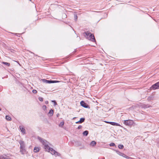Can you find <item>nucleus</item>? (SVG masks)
<instances>
[{"label":"nucleus","instance_id":"nucleus-1","mask_svg":"<svg viewBox=\"0 0 159 159\" xmlns=\"http://www.w3.org/2000/svg\"><path fill=\"white\" fill-rule=\"evenodd\" d=\"M40 141L41 143L44 145V149L45 151H47L48 152H50V150H51V148H50L48 145L49 144V143L46 140H39Z\"/></svg>","mask_w":159,"mask_h":159},{"label":"nucleus","instance_id":"nucleus-2","mask_svg":"<svg viewBox=\"0 0 159 159\" xmlns=\"http://www.w3.org/2000/svg\"><path fill=\"white\" fill-rule=\"evenodd\" d=\"M19 143L20 145V152L22 154H24L26 152L25 145V142L21 140L19 141Z\"/></svg>","mask_w":159,"mask_h":159},{"label":"nucleus","instance_id":"nucleus-3","mask_svg":"<svg viewBox=\"0 0 159 159\" xmlns=\"http://www.w3.org/2000/svg\"><path fill=\"white\" fill-rule=\"evenodd\" d=\"M42 81L45 83L51 84L59 83L60 81L58 80H48L45 79H42Z\"/></svg>","mask_w":159,"mask_h":159},{"label":"nucleus","instance_id":"nucleus-4","mask_svg":"<svg viewBox=\"0 0 159 159\" xmlns=\"http://www.w3.org/2000/svg\"><path fill=\"white\" fill-rule=\"evenodd\" d=\"M151 90H156L159 89V81L152 85L150 88Z\"/></svg>","mask_w":159,"mask_h":159},{"label":"nucleus","instance_id":"nucleus-5","mask_svg":"<svg viewBox=\"0 0 159 159\" xmlns=\"http://www.w3.org/2000/svg\"><path fill=\"white\" fill-rule=\"evenodd\" d=\"M86 38L93 42L96 41L95 37L94 36V34H93L91 33Z\"/></svg>","mask_w":159,"mask_h":159},{"label":"nucleus","instance_id":"nucleus-6","mask_svg":"<svg viewBox=\"0 0 159 159\" xmlns=\"http://www.w3.org/2000/svg\"><path fill=\"white\" fill-rule=\"evenodd\" d=\"M124 123L127 125H133L134 121L131 120H125Z\"/></svg>","mask_w":159,"mask_h":159},{"label":"nucleus","instance_id":"nucleus-7","mask_svg":"<svg viewBox=\"0 0 159 159\" xmlns=\"http://www.w3.org/2000/svg\"><path fill=\"white\" fill-rule=\"evenodd\" d=\"M80 104L81 106L85 108H90L89 106L83 101H82L80 102Z\"/></svg>","mask_w":159,"mask_h":159},{"label":"nucleus","instance_id":"nucleus-8","mask_svg":"<svg viewBox=\"0 0 159 159\" xmlns=\"http://www.w3.org/2000/svg\"><path fill=\"white\" fill-rule=\"evenodd\" d=\"M91 34V33L89 31H88L84 32L83 34L84 36L86 38L87 36H88Z\"/></svg>","mask_w":159,"mask_h":159},{"label":"nucleus","instance_id":"nucleus-9","mask_svg":"<svg viewBox=\"0 0 159 159\" xmlns=\"http://www.w3.org/2000/svg\"><path fill=\"white\" fill-rule=\"evenodd\" d=\"M40 149L39 148L35 147L34 148V152L35 153L38 152L39 151Z\"/></svg>","mask_w":159,"mask_h":159},{"label":"nucleus","instance_id":"nucleus-10","mask_svg":"<svg viewBox=\"0 0 159 159\" xmlns=\"http://www.w3.org/2000/svg\"><path fill=\"white\" fill-rule=\"evenodd\" d=\"M20 130H21V132L22 133H23L24 134H25V128H23L22 126H20Z\"/></svg>","mask_w":159,"mask_h":159},{"label":"nucleus","instance_id":"nucleus-11","mask_svg":"<svg viewBox=\"0 0 159 159\" xmlns=\"http://www.w3.org/2000/svg\"><path fill=\"white\" fill-rule=\"evenodd\" d=\"M50 152H51V153L52 155H56V151L52 148H51V150H50Z\"/></svg>","mask_w":159,"mask_h":159},{"label":"nucleus","instance_id":"nucleus-12","mask_svg":"<svg viewBox=\"0 0 159 159\" xmlns=\"http://www.w3.org/2000/svg\"><path fill=\"white\" fill-rule=\"evenodd\" d=\"M108 124H110L113 125H119L117 123L112 122H108Z\"/></svg>","mask_w":159,"mask_h":159},{"label":"nucleus","instance_id":"nucleus-13","mask_svg":"<svg viewBox=\"0 0 159 159\" xmlns=\"http://www.w3.org/2000/svg\"><path fill=\"white\" fill-rule=\"evenodd\" d=\"M88 134L89 131L88 130H85L84 131L83 133V135L85 136H87Z\"/></svg>","mask_w":159,"mask_h":159},{"label":"nucleus","instance_id":"nucleus-14","mask_svg":"<svg viewBox=\"0 0 159 159\" xmlns=\"http://www.w3.org/2000/svg\"><path fill=\"white\" fill-rule=\"evenodd\" d=\"M96 142L94 141H92L90 143V145L91 146H94L96 145Z\"/></svg>","mask_w":159,"mask_h":159},{"label":"nucleus","instance_id":"nucleus-15","mask_svg":"<svg viewBox=\"0 0 159 159\" xmlns=\"http://www.w3.org/2000/svg\"><path fill=\"white\" fill-rule=\"evenodd\" d=\"M53 113V110L52 109H51L50 110L48 114H50V116H52V115Z\"/></svg>","mask_w":159,"mask_h":159},{"label":"nucleus","instance_id":"nucleus-16","mask_svg":"<svg viewBox=\"0 0 159 159\" xmlns=\"http://www.w3.org/2000/svg\"><path fill=\"white\" fill-rule=\"evenodd\" d=\"M6 119L8 121H10L11 120V117L8 115H7L6 116Z\"/></svg>","mask_w":159,"mask_h":159},{"label":"nucleus","instance_id":"nucleus-17","mask_svg":"<svg viewBox=\"0 0 159 159\" xmlns=\"http://www.w3.org/2000/svg\"><path fill=\"white\" fill-rule=\"evenodd\" d=\"M121 156H122L123 157H125L126 158H127L128 159H129V158H130V157H129V156H127L126 155H125V154H124L123 153H122V154Z\"/></svg>","mask_w":159,"mask_h":159},{"label":"nucleus","instance_id":"nucleus-18","mask_svg":"<svg viewBox=\"0 0 159 159\" xmlns=\"http://www.w3.org/2000/svg\"><path fill=\"white\" fill-rule=\"evenodd\" d=\"M85 120V118H81L80 119V121L81 123H82L84 122V120Z\"/></svg>","mask_w":159,"mask_h":159},{"label":"nucleus","instance_id":"nucleus-19","mask_svg":"<svg viewBox=\"0 0 159 159\" xmlns=\"http://www.w3.org/2000/svg\"><path fill=\"white\" fill-rule=\"evenodd\" d=\"M2 64L6 65L8 66H10V63H9L7 62H2Z\"/></svg>","mask_w":159,"mask_h":159},{"label":"nucleus","instance_id":"nucleus-20","mask_svg":"<svg viewBox=\"0 0 159 159\" xmlns=\"http://www.w3.org/2000/svg\"><path fill=\"white\" fill-rule=\"evenodd\" d=\"M64 125V122L63 121L60 122L59 125V126L61 127H62Z\"/></svg>","mask_w":159,"mask_h":159},{"label":"nucleus","instance_id":"nucleus-21","mask_svg":"<svg viewBox=\"0 0 159 159\" xmlns=\"http://www.w3.org/2000/svg\"><path fill=\"white\" fill-rule=\"evenodd\" d=\"M116 152L119 155L121 156L122 153V152L119 151L118 150H115Z\"/></svg>","mask_w":159,"mask_h":159},{"label":"nucleus","instance_id":"nucleus-22","mask_svg":"<svg viewBox=\"0 0 159 159\" xmlns=\"http://www.w3.org/2000/svg\"><path fill=\"white\" fill-rule=\"evenodd\" d=\"M118 148L120 149H122L124 148V146L123 145L119 144L118 146Z\"/></svg>","mask_w":159,"mask_h":159},{"label":"nucleus","instance_id":"nucleus-23","mask_svg":"<svg viewBox=\"0 0 159 159\" xmlns=\"http://www.w3.org/2000/svg\"><path fill=\"white\" fill-rule=\"evenodd\" d=\"M42 108L44 111H46L47 110V107L46 105H44L43 106Z\"/></svg>","mask_w":159,"mask_h":159},{"label":"nucleus","instance_id":"nucleus-24","mask_svg":"<svg viewBox=\"0 0 159 159\" xmlns=\"http://www.w3.org/2000/svg\"><path fill=\"white\" fill-rule=\"evenodd\" d=\"M75 146H80L81 144H80L78 141L75 142Z\"/></svg>","mask_w":159,"mask_h":159},{"label":"nucleus","instance_id":"nucleus-25","mask_svg":"<svg viewBox=\"0 0 159 159\" xmlns=\"http://www.w3.org/2000/svg\"><path fill=\"white\" fill-rule=\"evenodd\" d=\"M78 16L76 14H74V20L75 21H76L77 20Z\"/></svg>","mask_w":159,"mask_h":159},{"label":"nucleus","instance_id":"nucleus-26","mask_svg":"<svg viewBox=\"0 0 159 159\" xmlns=\"http://www.w3.org/2000/svg\"><path fill=\"white\" fill-rule=\"evenodd\" d=\"M110 146H116L115 144L113 143H111L109 144Z\"/></svg>","mask_w":159,"mask_h":159},{"label":"nucleus","instance_id":"nucleus-27","mask_svg":"<svg viewBox=\"0 0 159 159\" xmlns=\"http://www.w3.org/2000/svg\"><path fill=\"white\" fill-rule=\"evenodd\" d=\"M56 156H61V154L60 153H59L58 152H56Z\"/></svg>","mask_w":159,"mask_h":159},{"label":"nucleus","instance_id":"nucleus-28","mask_svg":"<svg viewBox=\"0 0 159 159\" xmlns=\"http://www.w3.org/2000/svg\"><path fill=\"white\" fill-rule=\"evenodd\" d=\"M52 102H53V103H54L55 106L57 105V102H56V101H55V100H52Z\"/></svg>","mask_w":159,"mask_h":159},{"label":"nucleus","instance_id":"nucleus-29","mask_svg":"<svg viewBox=\"0 0 159 159\" xmlns=\"http://www.w3.org/2000/svg\"><path fill=\"white\" fill-rule=\"evenodd\" d=\"M39 101H43V98L42 97H39Z\"/></svg>","mask_w":159,"mask_h":159},{"label":"nucleus","instance_id":"nucleus-30","mask_svg":"<svg viewBox=\"0 0 159 159\" xmlns=\"http://www.w3.org/2000/svg\"><path fill=\"white\" fill-rule=\"evenodd\" d=\"M157 143L156 145L158 147H159V140H157Z\"/></svg>","mask_w":159,"mask_h":159},{"label":"nucleus","instance_id":"nucleus-31","mask_svg":"<svg viewBox=\"0 0 159 159\" xmlns=\"http://www.w3.org/2000/svg\"><path fill=\"white\" fill-rule=\"evenodd\" d=\"M32 92L34 93H36L37 92V90L35 89L33 90Z\"/></svg>","mask_w":159,"mask_h":159},{"label":"nucleus","instance_id":"nucleus-32","mask_svg":"<svg viewBox=\"0 0 159 159\" xmlns=\"http://www.w3.org/2000/svg\"><path fill=\"white\" fill-rule=\"evenodd\" d=\"M82 127V126L81 125H80L78 126V129H81Z\"/></svg>","mask_w":159,"mask_h":159},{"label":"nucleus","instance_id":"nucleus-33","mask_svg":"<svg viewBox=\"0 0 159 159\" xmlns=\"http://www.w3.org/2000/svg\"><path fill=\"white\" fill-rule=\"evenodd\" d=\"M149 107V106L148 105H145L144 106V107L146 108Z\"/></svg>","mask_w":159,"mask_h":159},{"label":"nucleus","instance_id":"nucleus-34","mask_svg":"<svg viewBox=\"0 0 159 159\" xmlns=\"http://www.w3.org/2000/svg\"><path fill=\"white\" fill-rule=\"evenodd\" d=\"M75 123L76 124H81V123L80 122V121L79 120V121H77V122H76Z\"/></svg>","mask_w":159,"mask_h":159},{"label":"nucleus","instance_id":"nucleus-35","mask_svg":"<svg viewBox=\"0 0 159 159\" xmlns=\"http://www.w3.org/2000/svg\"><path fill=\"white\" fill-rule=\"evenodd\" d=\"M133 107H131L130 108H129V109H130L132 110V109H134Z\"/></svg>","mask_w":159,"mask_h":159},{"label":"nucleus","instance_id":"nucleus-36","mask_svg":"<svg viewBox=\"0 0 159 159\" xmlns=\"http://www.w3.org/2000/svg\"><path fill=\"white\" fill-rule=\"evenodd\" d=\"M45 103L46 104H48V101H46L45 102Z\"/></svg>","mask_w":159,"mask_h":159},{"label":"nucleus","instance_id":"nucleus-37","mask_svg":"<svg viewBox=\"0 0 159 159\" xmlns=\"http://www.w3.org/2000/svg\"><path fill=\"white\" fill-rule=\"evenodd\" d=\"M98 159H105V158L104 157H103L101 158H98Z\"/></svg>","mask_w":159,"mask_h":159},{"label":"nucleus","instance_id":"nucleus-38","mask_svg":"<svg viewBox=\"0 0 159 159\" xmlns=\"http://www.w3.org/2000/svg\"><path fill=\"white\" fill-rule=\"evenodd\" d=\"M38 139H42L41 138H40V137H38Z\"/></svg>","mask_w":159,"mask_h":159},{"label":"nucleus","instance_id":"nucleus-39","mask_svg":"<svg viewBox=\"0 0 159 159\" xmlns=\"http://www.w3.org/2000/svg\"><path fill=\"white\" fill-rule=\"evenodd\" d=\"M104 122L106 123H108V122H108V121H104Z\"/></svg>","mask_w":159,"mask_h":159},{"label":"nucleus","instance_id":"nucleus-40","mask_svg":"<svg viewBox=\"0 0 159 159\" xmlns=\"http://www.w3.org/2000/svg\"><path fill=\"white\" fill-rule=\"evenodd\" d=\"M59 116V114H57V117H58Z\"/></svg>","mask_w":159,"mask_h":159},{"label":"nucleus","instance_id":"nucleus-41","mask_svg":"<svg viewBox=\"0 0 159 159\" xmlns=\"http://www.w3.org/2000/svg\"><path fill=\"white\" fill-rule=\"evenodd\" d=\"M75 118H76V117H74L73 119V120H74L75 119Z\"/></svg>","mask_w":159,"mask_h":159},{"label":"nucleus","instance_id":"nucleus-42","mask_svg":"<svg viewBox=\"0 0 159 159\" xmlns=\"http://www.w3.org/2000/svg\"><path fill=\"white\" fill-rule=\"evenodd\" d=\"M1 108H0V111L1 110Z\"/></svg>","mask_w":159,"mask_h":159}]
</instances>
